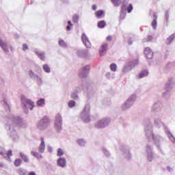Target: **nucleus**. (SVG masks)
<instances>
[{"label":"nucleus","mask_w":175,"mask_h":175,"mask_svg":"<svg viewBox=\"0 0 175 175\" xmlns=\"http://www.w3.org/2000/svg\"><path fill=\"white\" fill-rule=\"evenodd\" d=\"M25 125L21 118L11 115L7 118L5 128L10 137H12V139L14 142H17L18 140V135H17V131H16V126L24 128Z\"/></svg>","instance_id":"1"},{"label":"nucleus","mask_w":175,"mask_h":175,"mask_svg":"<svg viewBox=\"0 0 175 175\" xmlns=\"http://www.w3.org/2000/svg\"><path fill=\"white\" fill-rule=\"evenodd\" d=\"M144 132L148 140H153L157 145V148L159 150L161 146H159V143L163 140V138L159 135H154L152 131V123L148 122L144 126Z\"/></svg>","instance_id":"2"},{"label":"nucleus","mask_w":175,"mask_h":175,"mask_svg":"<svg viewBox=\"0 0 175 175\" xmlns=\"http://www.w3.org/2000/svg\"><path fill=\"white\" fill-rule=\"evenodd\" d=\"M136 94L131 95L128 99L122 105L121 109L122 110H129L131 109L133 105H135V102H136Z\"/></svg>","instance_id":"3"},{"label":"nucleus","mask_w":175,"mask_h":175,"mask_svg":"<svg viewBox=\"0 0 175 175\" xmlns=\"http://www.w3.org/2000/svg\"><path fill=\"white\" fill-rule=\"evenodd\" d=\"M21 102L23 110H25V111H27L28 109H30V110H33V108L35 107V103L32 100L26 98L24 96H22Z\"/></svg>","instance_id":"4"},{"label":"nucleus","mask_w":175,"mask_h":175,"mask_svg":"<svg viewBox=\"0 0 175 175\" xmlns=\"http://www.w3.org/2000/svg\"><path fill=\"white\" fill-rule=\"evenodd\" d=\"M90 105H86L81 114V118L83 122L88 123L91 121V116L90 115Z\"/></svg>","instance_id":"5"},{"label":"nucleus","mask_w":175,"mask_h":175,"mask_svg":"<svg viewBox=\"0 0 175 175\" xmlns=\"http://www.w3.org/2000/svg\"><path fill=\"white\" fill-rule=\"evenodd\" d=\"M137 65H139V60L127 62L122 69L123 73H128V72L131 71V69H133L135 66H137Z\"/></svg>","instance_id":"6"},{"label":"nucleus","mask_w":175,"mask_h":175,"mask_svg":"<svg viewBox=\"0 0 175 175\" xmlns=\"http://www.w3.org/2000/svg\"><path fill=\"white\" fill-rule=\"evenodd\" d=\"M49 125H50V119L44 116L41 120L39 121L37 126L40 131H42V129L47 128Z\"/></svg>","instance_id":"7"},{"label":"nucleus","mask_w":175,"mask_h":175,"mask_svg":"<svg viewBox=\"0 0 175 175\" xmlns=\"http://www.w3.org/2000/svg\"><path fill=\"white\" fill-rule=\"evenodd\" d=\"M110 124V119L109 118H103L100 120H98L95 124V128H97V129H102L103 128H106L107 125Z\"/></svg>","instance_id":"8"},{"label":"nucleus","mask_w":175,"mask_h":175,"mask_svg":"<svg viewBox=\"0 0 175 175\" xmlns=\"http://www.w3.org/2000/svg\"><path fill=\"white\" fill-rule=\"evenodd\" d=\"M55 128L57 132L62 131V116L59 113L55 116Z\"/></svg>","instance_id":"9"},{"label":"nucleus","mask_w":175,"mask_h":175,"mask_svg":"<svg viewBox=\"0 0 175 175\" xmlns=\"http://www.w3.org/2000/svg\"><path fill=\"white\" fill-rule=\"evenodd\" d=\"M162 118H163V113L154 114V126H158V128H161V126H163V122H162Z\"/></svg>","instance_id":"10"},{"label":"nucleus","mask_w":175,"mask_h":175,"mask_svg":"<svg viewBox=\"0 0 175 175\" xmlns=\"http://www.w3.org/2000/svg\"><path fill=\"white\" fill-rule=\"evenodd\" d=\"M146 154L148 162L154 161V152H152V146L148 144L146 147Z\"/></svg>","instance_id":"11"},{"label":"nucleus","mask_w":175,"mask_h":175,"mask_svg":"<svg viewBox=\"0 0 175 175\" xmlns=\"http://www.w3.org/2000/svg\"><path fill=\"white\" fill-rule=\"evenodd\" d=\"M0 47L5 54H9V46H8L6 39L1 36H0Z\"/></svg>","instance_id":"12"},{"label":"nucleus","mask_w":175,"mask_h":175,"mask_svg":"<svg viewBox=\"0 0 175 175\" xmlns=\"http://www.w3.org/2000/svg\"><path fill=\"white\" fill-rule=\"evenodd\" d=\"M29 76L31 80H34V81H36L38 84L41 85V84L43 83V80H42V78L39 77V75L34 73L32 70H29L28 72Z\"/></svg>","instance_id":"13"},{"label":"nucleus","mask_w":175,"mask_h":175,"mask_svg":"<svg viewBox=\"0 0 175 175\" xmlns=\"http://www.w3.org/2000/svg\"><path fill=\"white\" fill-rule=\"evenodd\" d=\"M128 3H129V1L123 0L122 2V12H125L127 10L128 13H131L132 10H133V6L132 4H129L128 6Z\"/></svg>","instance_id":"14"},{"label":"nucleus","mask_w":175,"mask_h":175,"mask_svg":"<svg viewBox=\"0 0 175 175\" xmlns=\"http://www.w3.org/2000/svg\"><path fill=\"white\" fill-rule=\"evenodd\" d=\"M88 72H90V66H86L79 71V77L81 79H85V77H88Z\"/></svg>","instance_id":"15"},{"label":"nucleus","mask_w":175,"mask_h":175,"mask_svg":"<svg viewBox=\"0 0 175 175\" xmlns=\"http://www.w3.org/2000/svg\"><path fill=\"white\" fill-rule=\"evenodd\" d=\"M161 109H162V104H161V103L159 102H157L152 105L151 111H152V113H154L155 114L162 113L161 112Z\"/></svg>","instance_id":"16"},{"label":"nucleus","mask_w":175,"mask_h":175,"mask_svg":"<svg viewBox=\"0 0 175 175\" xmlns=\"http://www.w3.org/2000/svg\"><path fill=\"white\" fill-rule=\"evenodd\" d=\"M81 40L87 49H91V42H90V40L88 39V37H87V35H85V33H82Z\"/></svg>","instance_id":"17"},{"label":"nucleus","mask_w":175,"mask_h":175,"mask_svg":"<svg viewBox=\"0 0 175 175\" xmlns=\"http://www.w3.org/2000/svg\"><path fill=\"white\" fill-rule=\"evenodd\" d=\"M77 55L78 57L85 58L88 57V50L87 49H79L77 51Z\"/></svg>","instance_id":"18"},{"label":"nucleus","mask_w":175,"mask_h":175,"mask_svg":"<svg viewBox=\"0 0 175 175\" xmlns=\"http://www.w3.org/2000/svg\"><path fill=\"white\" fill-rule=\"evenodd\" d=\"M121 151L123 152L124 157L127 159H131L132 158V154H131V152H129V148L124 147L121 149Z\"/></svg>","instance_id":"19"},{"label":"nucleus","mask_w":175,"mask_h":175,"mask_svg":"<svg viewBox=\"0 0 175 175\" xmlns=\"http://www.w3.org/2000/svg\"><path fill=\"white\" fill-rule=\"evenodd\" d=\"M41 143L40 144V146L38 148V152L40 154H43L44 152V150H46V144H44V138L42 137L40 138Z\"/></svg>","instance_id":"20"},{"label":"nucleus","mask_w":175,"mask_h":175,"mask_svg":"<svg viewBox=\"0 0 175 175\" xmlns=\"http://www.w3.org/2000/svg\"><path fill=\"white\" fill-rule=\"evenodd\" d=\"M144 54L148 59H151L154 55V53H152V51L149 47L145 49Z\"/></svg>","instance_id":"21"},{"label":"nucleus","mask_w":175,"mask_h":175,"mask_svg":"<svg viewBox=\"0 0 175 175\" xmlns=\"http://www.w3.org/2000/svg\"><path fill=\"white\" fill-rule=\"evenodd\" d=\"M57 165L60 167H66V159L64 157H60L57 159Z\"/></svg>","instance_id":"22"},{"label":"nucleus","mask_w":175,"mask_h":175,"mask_svg":"<svg viewBox=\"0 0 175 175\" xmlns=\"http://www.w3.org/2000/svg\"><path fill=\"white\" fill-rule=\"evenodd\" d=\"M175 80L173 78H170L165 84V88L167 90H172L173 85H174Z\"/></svg>","instance_id":"23"},{"label":"nucleus","mask_w":175,"mask_h":175,"mask_svg":"<svg viewBox=\"0 0 175 175\" xmlns=\"http://www.w3.org/2000/svg\"><path fill=\"white\" fill-rule=\"evenodd\" d=\"M107 44H103V45H101L100 49L99 50L100 57H103V55H105V52L107 51Z\"/></svg>","instance_id":"24"},{"label":"nucleus","mask_w":175,"mask_h":175,"mask_svg":"<svg viewBox=\"0 0 175 175\" xmlns=\"http://www.w3.org/2000/svg\"><path fill=\"white\" fill-rule=\"evenodd\" d=\"M19 155L23 162H25V163H29V158H28V156H27V154H25L23 152H21L19 153Z\"/></svg>","instance_id":"25"},{"label":"nucleus","mask_w":175,"mask_h":175,"mask_svg":"<svg viewBox=\"0 0 175 175\" xmlns=\"http://www.w3.org/2000/svg\"><path fill=\"white\" fill-rule=\"evenodd\" d=\"M174 38H175V33L167 38L165 41L166 44H167V46H169V44H172V43H173V41L174 40Z\"/></svg>","instance_id":"26"},{"label":"nucleus","mask_w":175,"mask_h":175,"mask_svg":"<svg viewBox=\"0 0 175 175\" xmlns=\"http://www.w3.org/2000/svg\"><path fill=\"white\" fill-rule=\"evenodd\" d=\"M31 155H33V157H35V158H36L37 159H42V158H43V156H42V154L40 152L31 151Z\"/></svg>","instance_id":"27"},{"label":"nucleus","mask_w":175,"mask_h":175,"mask_svg":"<svg viewBox=\"0 0 175 175\" xmlns=\"http://www.w3.org/2000/svg\"><path fill=\"white\" fill-rule=\"evenodd\" d=\"M147 76H148V70H144L139 73V78L143 79V77H147Z\"/></svg>","instance_id":"28"},{"label":"nucleus","mask_w":175,"mask_h":175,"mask_svg":"<svg viewBox=\"0 0 175 175\" xmlns=\"http://www.w3.org/2000/svg\"><path fill=\"white\" fill-rule=\"evenodd\" d=\"M153 18L154 19L152 22V27H153L154 29H157V14H153Z\"/></svg>","instance_id":"29"},{"label":"nucleus","mask_w":175,"mask_h":175,"mask_svg":"<svg viewBox=\"0 0 175 175\" xmlns=\"http://www.w3.org/2000/svg\"><path fill=\"white\" fill-rule=\"evenodd\" d=\"M42 69L45 73H50L51 72V69L49 66V64H44L42 66Z\"/></svg>","instance_id":"30"},{"label":"nucleus","mask_w":175,"mask_h":175,"mask_svg":"<svg viewBox=\"0 0 175 175\" xmlns=\"http://www.w3.org/2000/svg\"><path fill=\"white\" fill-rule=\"evenodd\" d=\"M18 174L20 175H28V172L27 170H24V168H19L18 170Z\"/></svg>","instance_id":"31"},{"label":"nucleus","mask_w":175,"mask_h":175,"mask_svg":"<svg viewBox=\"0 0 175 175\" xmlns=\"http://www.w3.org/2000/svg\"><path fill=\"white\" fill-rule=\"evenodd\" d=\"M36 54L38 57L41 59L42 61H44V59H46V57L44 56V52H37Z\"/></svg>","instance_id":"32"},{"label":"nucleus","mask_w":175,"mask_h":175,"mask_svg":"<svg viewBox=\"0 0 175 175\" xmlns=\"http://www.w3.org/2000/svg\"><path fill=\"white\" fill-rule=\"evenodd\" d=\"M21 163H23V160L21 159H16L14 162V165L16 167H18V166H20Z\"/></svg>","instance_id":"33"},{"label":"nucleus","mask_w":175,"mask_h":175,"mask_svg":"<svg viewBox=\"0 0 175 175\" xmlns=\"http://www.w3.org/2000/svg\"><path fill=\"white\" fill-rule=\"evenodd\" d=\"M169 90H170V89H167V88H165V92H163V96L164 97V98H169V96H170V92H169Z\"/></svg>","instance_id":"34"},{"label":"nucleus","mask_w":175,"mask_h":175,"mask_svg":"<svg viewBox=\"0 0 175 175\" xmlns=\"http://www.w3.org/2000/svg\"><path fill=\"white\" fill-rule=\"evenodd\" d=\"M59 45L61 47H63L64 49H66V47H68V45L66 44V42H65V41L64 40H60L59 41Z\"/></svg>","instance_id":"35"},{"label":"nucleus","mask_w":175,"mask_h":175,"mask_svg":"<svg viewBox=\"0 0 175 175\" xmlns=\"http://www.w3.org/2000/svg\"><path fill=\"white\" fill-rule=\"evenodd\" d=\"M98 27L100 29L106 27V22L105 21H100L98 23Z\"/></svg>","instance_id":"36"},{"label":"nucleus","mask_w":175,"mask_h":175,"mask_svg":"<svg viewBox=\"0 0 175 175\" xmlns=\"http://www.w3.org/2000/svg\"><path fill=\"white\" fill-rule=\"evenodd\" d=\"M77 144H79V146H81L82 147H84V146H85V142L83 139H77Z\"/></svg>","instance_id":"37"},{"label":"nucleus","mask_w":175,"mask_h":175,"mask_svg":"<svg viewBox=\"0 0 175 175\" xmlns=\"http://www.w3.org/2000/svg\"><path fill=\"white\" fill-rule=\"evenodd\" d=\"M112 2L113 6H118L119 5H121V0H111Z\"/></svg>","instance_id":"38"},{"label":"nucleus","mask_w":175,"mask_h":175,"mask_svg":"<svg viewBox=\"0 0 175 175\" xmlns=\"http://www.w3.org/2000/svg\"><path fill=\"white\" fill-rule=\"evenodd\" d=\"M44 102H45L44 98H40L37 101V105H38V106H39L40 107L43 106Z\"/></svg>","instance_id":"39"},{"label":"nucleus","mask_w":175,"mask_h":175,"mask_svg":"<svg viewBox=\"0 0 175 175\" xmlns=\"http://www.w3.org/2000/svg\"><path fill=\"white\" fill-rule=\"evenodd\" d=\"M68 105V107H70V109H72L76 106V102L75 100H70Z\"/></svg>","instance_id":"40"},{"label":"nucleus","mask_w":175,"mask_h":175,"mask_svg":"<svg viewBox=\"0 0 175 175\" xmlns=\"http://www.w3.org/2000/svg\"><path fill=\"white\" fill-rule=\"evenodd\" d=\"M72 99L75 100H79V96L77 95V92H75L71 94Z\"/></svg>","instance_id":"41"},{"label":"nucleus","mask_w":175,"mask_h":175,"mask_svg":"<svg viewBox=\"0 0 175 175\" xmlns=\"http://www.w3.org/2000/svg\"><path fill=\"white\" fill-rule=\"evenodd\" d=\"M103 152L107 157V158H110V152H108L106 148H103Z\"/></svg>","instance_id":"42"},{"label":"nucleus","mask_w":175,"mask_h":175,"mask_svg":"<svg viewBox=\"0 0 175 175\" xmlns=\"http://www.w3.org/2000/svg\"><path fill=\"white\" fill-rule=\"evenodd\" d=\"M72 21L73 23H79V15L75 14L72 16Z\"/></svg>","instance_id":"43"},{"label":"nucleus","mask_w":175,"mask_h":175,"mask_svg":"<svg viewBox=\"0 0 175 175\" xmlns=\"http://www.w3.org/2000/svg\"><path fill=\"white\" fill-rule=\"evenodd\" d=\"M110 68L112 72H116L117 70V65L112 64L110 65Z\"/></svg>","instance_id":"44"},{"label":"nucleus","mask_w":175,"mask_h":175,"mask_svg":"<svg viewBox=\"0 0 175 175\" xmlns=\"http://www.w3.org/2000/svg\"><path fill=\"white\" fill-rule=\"evenodd\" d=\"M13 155L11 150H8L7 153H5V157H8V159H10V157Z\"/></svg>","instance_id":"45"},{"label":"nucleus","mask_w":175,"mask_h":175,"mask_svg":"<svg viewBox=\"0 0 175 175\" xmlns=\"http://www.w3.org/2000/svg\"><path fill=\"white\" fill-rule=\"evenodd\" d=\"M57 155V157H62V155H64V150L61 148H58Z\"/></svg>","instance_id":"46"},{"label":"nucleus","mask_w":175,"mask_h":175,"mask_svg":"<svg viewBox=\"0 0 175 175\" xmlns=\"http://www.w3.org/2000/svg\"><path fill=\"white\" fill-rule=\"evenodd\" d=\"M103 15V10H100L96 12V17H101Z\"/></svg>","instance_id":"47"},{"label":"nucleus","mask_w":175,"mask_h":175,"mask_svg":"<svg viewBox=\"0 0 175 175\" xmlns=\"http://www.w3.org/2000/svg\"><path fill=\"white\" fill-rule=\"evenodd\" d=\"M68 26L66 27V29H67V31H70V29H71V28H72V26L73 25L72 24V21H68Z\"/></svg>","instance_id":"48"},{"label":"nucleus","mask_w":175,"mask_h":175,"mask_svg":"<svg viewBox=\"0 0 175 175\" xmlns=\"http://www.w3.org/2000/svg\"><path fill=\"white\" fill-rule=\"evenodd\" d=\"M81 90H83V86H78L76 88L75 92H77V94H79V92H81Z\"/></svg>","instance_id":"49"},{"label":"nucleus","mask_w":175,"mask_h":175,"mask_svg":"<svg viewBox=\"0 0 175 175\" xmlns=\"http://www.w3.org/2000/svg\"><path fill=\"white\" fill-rule=\"evenodd\" d=\"M0 155H2L5 158V149L2 147H0Z\"/></svg>","instance_id":"50"},{"label":"nucleus","mask_w":175,"mask_h":175,"mask_svg":"<svg viewBox=\"0 0 175 175\" xmlns=\"http://www.w3.org/2000/svg\"><path fill=\"white\" fill-rule=\"evenodd\" d=\"M165 20L167 22L169 21V10H167L165 14Z\"/></svg>","instance_id":"51"},{"label":"nucleus","mask_w":175,"mask_h":175,"mask_svg":"<svg viewBox=\"0 0 175 175\" xmlns=\"http://www.w3.org/2000/svg\"><path fill=\"white\" fill-rule=\"evenodd\" d=\"M2 103H4V105H6L7 107L10 109L9 104H8V100L6 98H4L2 101Z\"/></svg>","instance_id":"52"},{"label":"nucleus","mask_w":175,"mask_h":175,"mask_svg":"<svg viewBox=\"0 0 175 175\" xmlns=\"http://www.w3.org/2000/svg\"><path fill=\"white\" fill-rule=\"evenodd\" d=\"M23 51H25V50H28V45H27V44H23Z\"/></svg>","instance_id":"53"},{"label":"nucleus","mask_w":175,"mask_h":175,"mask_svg":"<svg viewBox=\"0 0 175 175\" xmlns=\"http://www.w3.org/2000/svg\"><path fill=\"white\" fill-rule=\"evenodd\" d=\"M151 40H152V36H149L148 37V39H147V40H145V42H150V41H151Z\"/></svg>","instance_id":"54"},{"label":"nucleus","mask_w":175,"mask_h":175,"mask_svg":"<svg viewBox=\"0 0 175 175\" xmlns=\"http://www.w3.org/2000/svg\"><path fill=\"white\" fill-rule=\"evenodd\" d=\"M48 151L49 152H53V148H51V146H48Z\"/></svg>","instance_id":"55"},{"label":"nucleus","mask_w":175,"mask_h":175,"mask_svg":"<svg viewBox=\"0 0 175 175\" xmlns=\"http://www.w3.org/2000/svg\"><path fill=\"white\" fill-rule=\"evenodd\" d=\"M167 170H168V172H173V169L169 166L167 167Z\"/></svg>","instance_id":"56"},{"label":"nucleus","mask_w":175,"mask_h":175,"mask_svg":"<svg viewBox=\"0 0 175 175\" xmlns=\"http://www.w3.org/2000/svg\"><path fill=\"white\" fill-rule=\"evenodd\" d=\"M107 40H108V42H110L111 40V36H107Z\"/></svg>","instance_id":"57"},{"label":"nucleus","mask_w":175,"mask_h":175,"mask_svg":"<svg viewBox=\"0 0 175 175\" xmlns=\"http://www.w3.org/2000/svg\"><path fill=\"white\" fill-rule=\"evenodd\" d=\"M29 175H36V173L35 172H29Z\"/></svg>","instance_id":"58"},{"label":"nucleus","mask_w":175,"mask_h":175,"mask_svg":"<svg viewBox=\"0 0 175 175\" xmlns=\"http://www.w3.org/2000/svg\"><path fill=\"white\" fill-rule=\"evenodd\" d=\"M96 8H97L96 5H92L93 10H95L96 9Z\"/></svg>","instance_id":"59"},{"label":"nucleus","mask_w":175,"mask_h":175,"mask_svg":"<svg viewBox=\"0 0 175 175\" xmlns=\"http://www.w3.org/2000/svg\"><path fill=\"white\" fill-rule=\"evenodd\" d=\"M106 77L109 78L110 77V72H107L106 74Z\"/></svg>","instance_id":"60"},{"label":"nucleus","mask_w":175,"mask_h":175,"mask_svg":"<svg viewBox=\"0 0 175 175\" xmlns=\"http://www.w3.org/2000/svg\"><path fill=\"white\" fill-rule=\"evenodd\" d=\"M169 135H170V136H171V137H172V139H174V137L173 136V134L170 133Z\"/></svg>","instance_id":"61"},{"label":"nucleus","mask_w":175,"mask_h":175,"mask_svg":"<svg viewBox=\"0 0 175 175\" xmlns=\"http://www.w3.org/2000/svg\"><path fill=\"white\" fill-rule=\"evenodd\" d=\"M2 166H3V163H0V167H2Z\"/></svg>","instance_id":"62"},{"label":"nucleus","mask_w":175,"mask_h":175,"mask_svg":"<svg viewBox=\"0 0 175 175\" xmlns=\"http://www.w3.org/2000/svg\"><path fill=\"white\" fill-rule=\"evenodd\" d=\"M63 2H67L68 0H62Z\"/></svg>","instance_id":"63"},{"label":"nucleus","mask_w":175,"mask_h":175,"mask_svg":"<svg viewBox=\"0 0 175 175\" xmlns=\"http://www.w3.org/2000/svg\"><path fill=\"white\" fill-rule=\"evenodd\" d=\"M129 44H132V42H129Z\"/></svg>","instance_id":"64"}]
</instances>
